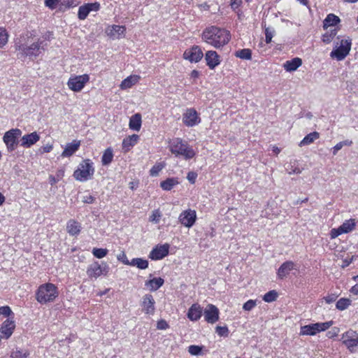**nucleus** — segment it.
I'll use <instances>...</instances> for the list:
<instances>
[{
	"label": "nucleus",
	"mask_w": 358,
	"mask_h": 358,
	"mask_svg": "<svg viewBox=\"0 0 358 358\" xmlns=\"http://www.w3.org/2000/svg\"><path fill=\"white\" fill-rule=\"evenodd\" d=\"M40 140V136L36 132L24 135L20 140V145L23 148H30Z\"/></svg>",
	"instance_id": "nucleus-20"
},
{
	"label": "nucleus",
	"mask_w": 358,
	"mask_h": 358,
	"mask_svg": "<svg viewBox=\"0 0 358 358\" xmlns=\"http://www.w3.org/2000/svg\"><path fill=\"white\" fill-rule=\"evenodd\" d=\"M164 280L162 278H155L145 282V285L150 291H156L164 284Z\"/></svg>",
	"instance_id": "nucleus-31"
},
{
	"label": "nucleus",
	"mask_w": 358,
	"mask_h": 358,
	"mask_svg": "<svg viewBox=\"0 0 358 358\" xmlns=\"http://www.w3.org/2000/svg\"><path fill=\"white\" fill-rule=\"evenodd\" d=\"M108 250L106 248H93L92 254L94 257L99 259H101L106 257L108 254Z\"/></svg>",
	"instance_id": "nucleus-45"
},
{
	"label": "nucleus",
	"mask_w": 358,
	"mask_h": 358,
	"mask_svg": "<svg viewBox=\"0 0 358 358\" xmlns=\"http://www.w3.org/2000/svg\"><path fill=\"white\" fill-rule=\"evenodd\" d=\"M235 56L243 59H251L252 52L250 49L245 48L236 51L235 52Z\"/></svg>",
	"instance_id": "nucleus-39"
},
{
	"label": "nucleus",
	"mask_w": 358,
	"mask_h": 358,
	"mask_svg": "<svg viewBox=\"0 0 358 358\" xmlns=\"http://www.w3.org/2000/svg\"><path fill=\"white\" fill-rule=\"evenodd\" d=\"M336 35V29L331 30L330 32H327L324 34L322 35V41L326 43L329 44L331 42L334 36Z\"/></svg>",
	"instance_id": "nucleus-46"
},
{
	"label": "nucleus",
	"mask_w": 358,
	"mask_h": 358,
	"mask_svg": "<svg viewBox=\"0 0 358 358\" xmlns=\"http://www.w3.org/2000/svg\"><path fill=\"white\" fill-rule=\"evenodd\" d=\"M169 245L164 244L153 248L150 252L149 257L153 260L162 259L169 254Z\"/></svg>",
	"instance_id": "nucleus-18"
},
{
	"label": "nucleus",
	"mask_w": 358,
	"mask_h": 358,
	"mask_svg": "<svg viewBox=\"0 0 358 358\" xmlns=\"http://www.w3.org/2000/svg\"><path fill=\"white\" fill-rule=\"evenodd\" d=\"M169 327V324L165 320H160L157 324V328L158 329H166Z\"/></svg>",
	"instance_id": "nucleus-56"
},
{
	"label": "nucleus",
	"mask_w": 358,
	"mask_h": 358,
	"mask_svg": "<svg viewBox=\"0 0 358 358\" xmlns=\"http://www.w3.org/2000/svg\"><path fill=\"white\" fill-rule=\"evenodd\" d=\"M57 296V287L52 283L41 285L36 292V300L40 303L53 301Z\"/></svg>",
	"instance_id": "nucleus-6"
},
{
	"label": "nucleus",
	"mask_w": 358,
	"mask_h": 358,
	"mask_svg": "<svg viewBox=\"0 0 358 358\" xmlns=\"http://www.w3.org/2000/svg\"><path fill=\"white\" fill-rule=\"evenodd\" d=\"M108 271V266L106 264L103 266L98 262L92 264L87 270V273L90 278H97L101 275H106Z\"/></svg>",
	"instance_id": "nucleus-14"
},
{
	"label": "nucleus",
	"mask_w": 358,
	"mask_h": 358,
	"mask_svg": "<svg viewBox=\"0 0 358 358\" xmlns=\"http://www.w3.org/2000/svg\"><path fill=\"white\" fill-rule=\"evenodd\" d=\"M278 293L275 290H271L266 293L263 296V300L265 302L271 303L276 300Z\"/></svg>",
	"instance_id": "nucleus-43"
},
{
	"label": "nucleus",
	"mask_w": 358,
	"mask_h": 358,
	"mask_svg": "<svg viewBox=\"0 0 358 358\" xmlns=\"http://www.w3.org/2000/svg\"><path fill=\"white\" fill-rule=\"evenodd\" d=\"M183 123L187 127H194L201 122V118L194 108L187 109L182 116Z\"/></svg>",
	"instance_id": "nucleus-15"
},
{
	"label": "nucleus",
	"mask_w": 358,
	"mask_h": 358,
	"mask_svg": "<svg viewBox=\"0 0 358 358\" xmlns=\"http://www.w3.org/2000/svg\"><path fill=\"white\" fill-rule=\"evenodd\" d=\"M80 141L73 140L71 143H67L62 152L61 157H69L72 156L80 148Z\"/></svg>",
	"instance_id": "nucleus-24"
},
{
	"label": "nucleus",
	"mask_w": 358,
	"mask_h": 358,
	"mask_svg": "<svg viewBox=\"0 0 358 358\" xmlns=\"http://www.w3.org/2000/svg\"><path fill=\"white\" fill-rule=\"evenodd\" d=\"M203 313V309L199 303H194L189 308L187 317L189 320L195 322L199 320Z\"/></svg>",
	"instance_id": "nucleus-23"
},
{
	"label": "nucleus",
	"mask_w": 358,
	"mask_h": 358,
	"mask_svg": "<svg viewBox=\"0 0 358 358\" xmlns=\"http://www.w3.org/2000/svg\"><path fill=\"white\" fill-rule=\"evenodd\" d=\"M148 261L142 258H134L130 261L129 266H136L140 269H145L148 267Z\"/></svg>",
	"instance_id": "nucleus-36"
},
{
	"label": "nucleus",
	"mask_w": 358,
	"mask_h": 358,
	"mask_svg": "<svg viewBox=\"0 0 358 358\" xmlns=\"http://www.w3.org/2000/svg\"><path fill=\"white\" fill-rule=\"evenodd\" d=\"M203 57V51L198 45H194L191 48L187 49L183 53L184 59L190 62H198Z\"/></svg>",
	"instance_id": "nucleus-13"
},
{
	"label": "nucleus",
	"mask_w": 358,
	"mask_h": 358,
	"mask_svg": "<svg viewBox=\"0 0 358 358\" xmlns=\"http://www.w3.org/2000/svg\"><path fill=\"white\" fill-rule=\"evenodd\" d=\"M205 59L206 61L207 66L210 69H214L220 64V56L213 50H209L206 52Z\"/></svg>",
	"instance_id": "nucleus-22"
},
{
	"label": "nucleus",
	"mask_w": 358,
	"mask_h": 358,
	"mask_svg": "<svg viewBox=\"0 0 358 358\" xmlns=\"http://www.w3.org/2000/svg\"><path fill=\"white\" fill-rule=\"evenodd\" d=\"M295 264L292 261H287L284 262L278 268L277 275L280 279L286 277L291 271L294 269Z\"/></svg>",
	"instance_id": "nucleus-25"
},
{
	"label": "nucleus",
	"mask_w": 358,
	"mask_h": 358,
	"mask_svg": "<svg viewBox=\"0 0 358 358\" xmlns=\"http://www.w3.org/2000/svg\"><path fill=\"white\" fill-rule=\"evenodd\" d=\"M343 145L341 142L338 143L334 148H333V155H336L337 152L342 149Z\"/></svg>",
	"instance_id": "nucleus-62"
},
{
	"label": "nucleus",
	"mask_w": 358,
	"mask_h": 358,
	"mask_svg": "<svg viewBox=\"0 0 358 358\" xmlns=\"http://www.w3.org/2000/svg\"><path fill=\"white\" fill-rule=\"evenodd\" d=\"M265 41L266 43H271V39H272V37H273V34L272 33L269 31L268 29H266L265 30Z\"/></svg>",
	"instance_id": "nucleus-59"
},
{
	"label": "nucleus",
	"mask_w": 358,
	"mask_h": 358,
	"mask_svg": "<svg viewBox=\"0 0 358 358\" xmlns=\"http://www.w3.org/2000/svg\"><path fill=\"white\" fill-rule=\"evenodd\" d=\"M243 0H231V6L233 10L237 9L242 3Z\"/></svg>",
	"instance_id": "nucleus-58"
},
{
	"label": "nucleus",
	"mask_w": 358,
	"mask_h": 358,
	"mask_svg": "<svg viewBox=\"0 0 358 358\" xmlns=\"http://www.w3.org/2000/svg\"><path fill=\"white\" fill-rule=\"evenodd\" d=\"M215 331L220 336L227 337L229 334V329L226 326L225 327L217 326L216 327Z\"/></svg>",
	"instance_id": "nucleus-48"
},
{
	"label": "nucleus",
	"mask_w": 358,
	"mask_h": 358,
	"mask_svg": "<svg viewBox=\"0 0 358 358\" xmlns=\"http://www.w3.org/2000/svg\"><path fill=\"white\" fill-rule=\"evenodd\" d=\"M59 181V180L58 178H57L56 176H52V175H50L49 176V182H50V185H54L57 182H58Z\"/></svg>",
	"instance_id": "nucleus-63"
},
{
	"label": "nucleus",
	"mask_w": 358,
	"mask_h": 358,
	"mask_svg": "<svg viewBox=\"0 0 358 358\" xmlns=\"http://www.w3.org/2000/svg\"><path fill=\"white\" fill-rule=\"evenodd\" d=\"M15 48L19 58L29 57L32 60L41 54L42 50L41 43L32 41V39L25 36L20 37L16 41Z\"/></svg>",
	"instance_id": "nucleus-2"
},
{
	"label": "nucleus",
	"mask_w": 358,
	"mask_h": 358,
	"mask_svg": "<svg viewBox=\"0 0 358 358\" xmlns=\"http://www.w3.org/2000/svg\"><path fill=\"white\" fill-rule=\"evenodd\" d=\"M333 324V321H329L302 326L300 329V335L315 336L319 332L328 329Z\"/></svg>",
	"instance_id": "nucleus-7"
},
{
	"label": "nucleus",
	"mask_w": 358,
	"mask_h": 358,
	"mask_svg": "<svg viewBox=\"0 0 358 358\" xmlns=\"http://www.w3.org/2000/svg\"><path fill=\"white\" fill-rule=\"evenodd\" d=\"M336 297L337 296H335L334 294H331V295L327 296L326 297L324 298V299L327 303H331L336 301Z\"/></svg>",
	"instance_id": "nucleus-60"
},
{
	"label": "nucleus",
	"mask_w": 358,
	"mask_h": 358,
	"mask_svg": "<svg viewBox=\"0 0 358 358\" xmlns=\"http://www.w3.org/2000/svg\"><path fill=\"white\" fill-rule=\"evenodd\" d=\"M320 138V134L317 131H313L306 135L303 140L299 143V146L310 145L315 140Z\"/></svg>",
	"instance_id": "nucleus-33"
},
{
	"label": "nucleus",
	"mask_w": 358,
	"mask_h": 358,
	"mask_svg": "<svg viewBox=\"0 0 358 358\" xmlns=\"http://www.w3.org/2000/svg\"><path fill=\"white\" fill-rule=\"evenodd\" d=\"M59 0H45V6L50 8H54Z\"/></svg>",
	"instance_id": "nucleus-55"
},
{
	"label": "nucleus",
	"mask_w": 358,
	"mask_h": 358,
	"mask_svg": "<svg viewBox=\"0 0 358 358\" xmlns=\"http://www.w3.org/2000/svg\"><path fill=\"white\" fill-rule=\"evenodd\" d=\"M126 27L120 25L108 26L106 29V34L113 39L120 38L124 36Z\"/></svg>",
	"instance_id": "nucleus-19"
},
{
	"label": "nucleus",
	"mask_w": 358,
	"mask_h": 358,
	"mask_svg": "<svg viewBox=\"0 0 358 358\" xmlns=\"http://www.w3.org/2000/svg\"><path fill=\"white\" fill-rule=\"evenodd\" d=\"M302 64L301 59L295 57L291 60H287L283 64L284 69L288 71L292 72L296 71Z\"/></svg>",
	"instance_id": "nucleus-26"
},
{
	"label": "nucleus",
	"mask_w": 358,
	"mask_h": 358,
	"mask_svg": "<svg viewBox=\"0 0 358 358\" xmlns=\"http://www.w3.org/2000/svg\"><path fill=\"white\" fill-rule=\"evenodd\" d=\"M199 71H198L197 70H193L190 73V78L193 79H196L197 78H199Z\"/></svg>",
	"instance_id": "nucleus-64"
},
{
	"label": "nucleus",
	"mask_w": 358,
	"mask_h": 358,
	"mask_svg": "<svg viewBox=\"0 0 358 358\" xmlns=\"http://www.w3.org/2000/svg\"><path fill=\"white\" fill-rule=\"evenodd\" d=\"M113 159V151L111 148H108L103 152L101 157V163L103 166L110 164Z\"/></svg>",
	"instance_id": "nucleus-35"
},
{
	"label": "nucleus",
	"mask_w": 358,
	"mask_h": 358,
	"mask_svg": "<svg viewBox=\"0 0 358 358\" xmlns=\"http://www.w3.org/2000/svg\"><path fill=\"white\" fill-rule=\"evenodd\" d=\"M64 172H65V171H64V168L59 169L56 172L55 176L57 177V178H58L60 180L64 178Z\"/></svg>",
	"instance_id": "nucleus-61"
},
{
	"label": "nucleus",
	"mask_w": 358,
	"mask_h": 358,
	"mask_svg": "<svg viewBox=\"0 0 358 358\" xmlns=\"http://www.w3.org/2000/svg\"><path fill=\"white\" fill-rule=\"evenodd\" d=\"M178 220L182 225L190 228L196 222V213L192 209L184 210L180 214Z\"/></svg>",
	"instance_id": "nucleus-12"
},
{
	"label": "nucleus",
	"mask_w": 358,
	"mask_h": 358,
	"mask_svg": "<svg viewBox=\"0 0 358 358\" xmlns=\"http://www.w3.org/2000/svg\"><path fill=\"white\" fill-rule=\"evenodd\" d=\"M197 174L194 172L190 171L187 173V179L190 183L194 184L196 181Z\"/></svg>",
	"instance_id": "nucleus-53"
},
{
	"label": "nucleus",
	"mask_w": 358,
	"mask_h": 358,
	"mask_svg": "<svg viewBox=\"0 0 358 358\" xmlns=\"http://www.w3.org/2000/svg\"><path fill=\"white\" fill-rule=\"evenodd\" d=\"M94 163L90 159L83 160L73 172V176L80 182H86L91 180L94 173Z\"/></svg>",
	"instance_id": "nucleus-5"
},
{
	"label": "nucleus",
	"mask_w": 358,
	"mask_h": 358,
	"mask_svg": "<svg viewBox=\"0 0 358 358\" xmlns=\"http://www.w3.org/2000/svg\"><path fill=\"white\" fill-rule=\"evenodd\" d=\"M202 40L215 48H220L227 44L231 38L230 32L215 26L206 28L201 36Z\"/></svg>",
	"instance_id": "nucleus-1"
},
{
	"label": "nucleus",
	"mask_w": 358,
	"mask_h": 358,
	"mask_svg": "<svg viewBox=\"0 0 358 358\" xmlns=\"http://www.w3.org/2000/svg\"><path fill=\"white\" fill-rule=\"evenodd\" d=\"M29 355L28 350L16 348L11 352L10 358H27Z\"/></svg>",
	"instance_id": "nucleus-37"
},
{
	"label": "nucleus",
	"mask_w": 358,
	"mask_h": 358,
	"mask_svg": "<svg viewBox=\"0 0 358 358\" xmlns=\"http://www.w3.org/2000/svg\"><path fill=\"white\" fill-rule=\"evenodd\" d=\"M90 13L91 11H98L100 9V3L98 2L87 3Z\"/></svg>",
	"instance_id": "nucleus-51"
},
{
	"label": "nucleus",
	"mask_w": 358,
	"mask_h": 358,
	"mask_svg": "<svg viewBox=\"0 0 358 358\" xmlns=\"http://www.w3.org/2000/svg\"><path fill=\"white\" fill-rule=\"evenodd\" d=\"M89 13H90V10H89L88 6H87V3H85L79 7L78 12V17L80 20H83L86 19V17H87Z\"/></svg>",
	"instance_id": "nucleus-40"
},
{
	"label": "nucleus",
	"mask_w": 358,
	"mask_h": 358,
	"mask_svg": "<svg viewBox=\"0 0 358 358\" xmlns=\"http://www.w3.org/2000/svg\"><path fill=\"white\" fill-rule=\"evenodd\" d=\"M256 305L257 302L255 300L250 299L243 304V309L245 311H250L254 308Z\"/></svg>",
	"instance_id": "nucleus-47"
},
{
	"label": "nucleus",
	"mask_w": 358,
	"mask_h": 358,
	"mask_svg": "<svg viewBox=\"0 0 358 358\" xmlns=\"http://www.w3.org/2000/svg\"><path fill=\"white\" fill-rule=\"evenodd\" d=\"M351 46L352 40L350 38L337 37L336 41L334 43V49L330 52V57L337 61H342L349 55Z\"/></svg>",
	"instance_id": "nucleus-4"
},
{
	"label": "nucleus",
	"mask_w": 358,
	"mask_h": 358,
	"mask_svg": "<svg viewBox=\"0 0 358 358\" xmlns=\"http://www.w3.org/2000/svg\"><path fill=\"white\" fill-rule=\"evenodd\" d=\"M162 217V213L159 209H155L151 212L149 216V222L153 224H158Z\"/></svg>",
	"instance_id": "nucleus-38"
},
{
	"label": "nucleus",
	"mask_w": 358,
	"mask_h": 358,
	"mask_svg": "<svg viewBox=\"0 0 358 358\" xmlns=\"http://www.w3.org/2000/svg\"><path fill=\"white\" fill-rule=\"evenodd\" d=\"M155 301L151 294H145L142 298L141 306L143 311L148 315H154L155 312Z\"/></svg>",
	"instance_id": "nucleus-17"
},
{
	"label": "nucleus",
	"mask_w": 358,
	"mask_h": 358,
	"mask_svg": "<svg viewBox=\"0 0 358 358\" xmlns=\"http://www.w3.org/2000/svg\"><path fill=\"white\" fill-rule=\"evenodd\" d=\"M89 80L90 76L88 74L71 76L67 82V85L71 90L78 92L84 88Z\"/></svg>",
	"instance_id": "nucleus-9"
},
{
	"label": "nucleus",
	"mask_w": 358,
	"mask_h": 358,
	"mask_svg": "<svg viewBox=\"0 0 358 358\" xmlns=\"http://www.w3.org/2000/svg\"><path fill=\"white\" fill-rule=\"evenodd\" d=\"M117 259L122 262L123 264L126 265H129L130 262L128 260L126 254L124 252H122L117 257Z\"/></svg>",
	"instance_id": "nucleus-52"
},
{
	"label": "nucleus",
	"mask_w": 358,
	"mask_h": 358,
	"mask_svg": "<svg viewBox=\"0 0 358 358\" xmlns=\"http://www.w3.org/2000/svg\"><path fill=\"white\" fill-rule=\"evenodd\" d=\"M15 327L14 321L9 319L6 320L0 329L1 333V338L8 339L12 335Z\"/></svg>",
	"instance_id": "nucleus-21"
},
{
	"label": "nucleus",
	"mask_w": 358,
	"mask_h": 358,
	"mask_svg": "<svg viewBox=\"0 0 358 358\" xmlns=\"http://www.w3.org/2000/svg\"><path fill=\"white\" fill-rule=\"evenodd\" d=\"M356 226L355 220L350 219L345 221L339 227L334 228L331 230V238H336L343 234H347L352 231Z\"/></svg>",
	"instance_id": "nucleus-10"
},
{
	"label": "nucleus",
	"mask_w": 358,
	"mask_h": 358,
	"mask_svg": "<svg viewBox=\"0 0 358 358\" xmlns=\"http://www.w3.org/2000/svg\"><path fill=\"white\" fill-rule=\"evenodd\" d=\"M138 138L139 137L136 134H133L124 138L122 141V149L124 152H128L134 147L136 144Z\"/></svg>",
	"instance_id": "nucleus-28"
},
{
	"label": "nucleus",
	"mask_w": 358,
	"mask_h": 358,
	"mask_svg": "<svg viewBox=\"0 0 358 358\" xmlns=\"http://www.w3.org/2000/svg\"><path fill=\"white\" fill-rule=\"evenodd\" d=\"M52 148H53L52 145L48 144V145L43 146L40 149V152L41 153H48V152H50V151H52Z\"/></svg>",
	"instance_id": "nucleus-57"
},
{
	"label": "nucleus",
	"mask_w": 358,
	"mask_h": 358,
	"mask_svg": "<svg viewBox=\"0 0 358 358\" xmlns=\"http://www.w3.org/2000/svg\"><path fill=\"white\" fill-rule=\"evenodd\" d=\"M201 350H202L201 347H200L199 345H190L188 348V352L192 355H200Z\"/></svg>",
	"instance_id": "nucleus-49"
},
{
	"label": "nucleus",
	"mask_w": 358,
	"mask_h": 358,
	"mask_svg": "<svg viewBox=\"0 0 358 358\" xmlns=\"http://www.w3.org/2000/svg\"><path fill=\"white\" fill-rule=\"evenodd\" d=\"M340 22V19L334 14H329L323 21V27L327 29L329 27H333Z\"/></svg>",
	"instance_id": "nucleus-34"
},
{
	"label": "nucleus",
	"mask_w": 358,
	"mask_h": 358,
	"mask_svg": "<svg viewBox=\"0 0 358 358\" xmlns=\"http://www.w3.org/2000/svg\"><path fill=\"white\" fill-rule=\"evenodd\" d=\"M169 148L175 156H182L186 160L192 159L195 155V152L192 148L180 138H176L170 141Z\"/></svg>",
	"instance_id": "nucleus-3"
},
{
	"label": "nucleus",
	"mask_w": 358,
	"mask_h": 358,
	"mask_svg": "<svg viewBox=\"0 0 358 358\" xmlns=\"http://www.w3.org/2000/svg\"><path fill=\"white\" fill-rule=\"evenodd\" d=\"M66 231L71 236H77L81 231V225L78 222L70 220L66 224Z\"/></svg>",
	"instance_id": "nucleus-27"
},
{
	"label": "nucleus",
	"mask_w": 358,
	"mask_h": 358,
	"mask_svg": "<svg viewBox=\"0 0 358 358\" xmlns=\"http://www.w3.org/2000/svg\"><path fill=\"white\" fill-rule=\"evenodd\" d=\"M205 320L210 324L215 323L219 320V310L213 305L208 304L203 310Z\"/></svg>",
	"instance_id": "nucleus-16"
},
{
	"label": "nucleus",
	"mask_w": 358,
	"mask_h": 358,
	"mask_svg": "<svg viewBox=\"0 0 358 358\" xmlns=\"http://www.w3.org/2000/svg\"><path fill=\"white\" fill-rule=\"evenodd\" d=\"M343 343L349 349L350 352H354L355 348L358 347V334L349 330L342 336Z\"/></svg>",
	"instance_id": "nucleus-11"
},
{
	"label": "nucleus",
	"mask_w": 358,
	"mask_h": 358,
	"mask_svg": "<svg viewBox=\"0 0 358 358\" xmlns=\"http://www.w3.org/2000/svg\"><path fill=\"white\" fill-rule=\"evenodd\" d=\"M8 40V34L6 29L0 27V48L6 45Z\"/></svg>",
	"instance_id": "nucleus-41"
},
{
	"label": "nucleus",
	"mask_w": 358,
	"mask_h": 358,
	"mask_svg": "<svg viewBox=\"0 0 358 358\" xmlns=\"http://www.w3.org/2000/svg\"><path fill=\"white\" fill-rule=\"evenodd\" d=\"M21 135L22 131L20 129H12L4 134L3 141L9 152L16 149Z\"/></svg>",
	"instance_id": "nucleus-8"
},
{
	"label": "nucleus",
	"mask_w": 358,
	"mask_h": 358,
	"mask_svg": "<svg viewBox=\"0 0 358 358\" xmlns=\"http://www.w3.org/2000/svg\"><path fill=\"white\" fill-rule=\"evenodd\" d=\"M351 303V301L349 299L342 298L340 299L336 303V308L340 310L346 309Z\"/></svg>",
	"instance_id": "nucleus-42"
},
{
	"label": "nucleus",
	"mask_w": 358,
	"mask_h": 358,
	"mask_svg": "<svg viewBox=\"0 0 358 358\" xmlns=\"http://www.w3.org/2000/svg\"><path fill=\"white\" fill-rule=\"evenodd\" d=\"M94 200H95L94 197L90 194L85 195L82 198L83 202H84L85 203H94Z\"/></svg>",
	"instance_id": "nucleus-54"
},
{
	"label": "nucleus",
	"mask_w": 358,
	"mask_h": 358,
	"mask_svg": "<svg viewBox=\"0 0 358 358\" xmlns=\"http://www.w3.org/2000/svg\"><path fill=\"white\" fill-rule=\"evenodd\" d=\"M180 182L178 178H169L160 182V187L163 190L170 191Z\"/></svg>",
	"instance_id": "nucleus-29"
},
{
	"label": "nucleus",
	"mask_w": 358,
	"mask_h": 358,
	"mask_svg": "<svg viewBox=\"0 0 358 358\" xmlns=\"http://www.w3.org/2000/svg\"><path fill=\"white\" fill-rule=\"evenodd\" d=\"M141 127V115L139 113H136L132 115L129 120L130 129L139 131Z\"/></svg>",
	"instance_id": "nucleus-32"
},
{
	"label": "nucleus",
	"mask_w": 358,
	"mask_h": 358,
	"mask_svg": "<svg viewBox=\"0 0 358 358\" xmlns=\"http://www.w3.org/2000/svg\"><path fill=\"white\" fill-rule=\"evenodd\" d=\"M13 314V312L9 306H1L0 307V315L4 316H9Z\"/></svg>",
	"instance_id": "nucleus-50"
},
{
	"label": "nucleus",
	"mask_w": 358,
	"mask_h": 358,
	"mask_svg": "<svg viewBox=\"0 0 358 358\" xmlns=\"http://www.w3.org/2000/svg\"><path fill=\"white\" fill-rule=\"evenodd\" d=\"M165 164L160 162L155 164L150 170V174L151 176H157L159 173L164 168Z\"/></svg>",
	"instance_id": "nucleus-44"
},
{
	"label": "nucleus",
	"mask_w": 358,
	"mask_h": 358,
	"mask_svg": "<svg viewBox=\"0 0 358 358\" xmlns=\"http://www.w3.org/2000/svg\"><path fill=\"white\" fill-rule=\"evenodd\" d=\"M139 80H140L139 76H137V75L130 76L122 81V83L120 84V88L122 90H127V89L131 88L133 85L136 84Z\"/></svg>",
	"instance_id": "nucleus-30"
}]
</instances>
